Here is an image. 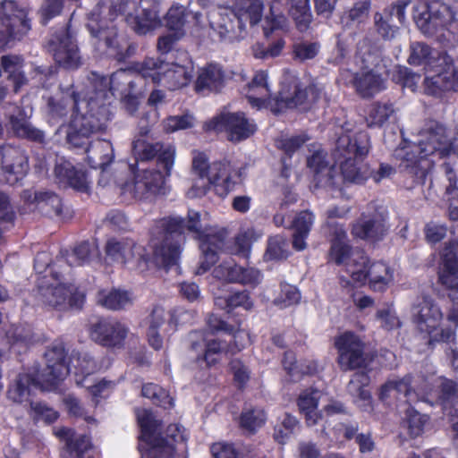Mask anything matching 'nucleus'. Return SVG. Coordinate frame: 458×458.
<instances>
[{
  "mask_svg": "<svg viewBox=\"0 0 458 458\" xmlns=\"http://www.w3.org/2000/svg\"><path fill=\"white\" fill-rule=\"evenodd\" d=\"M26 16L25 10L18 8L13 0L0 4V49L10 47L30 30Z\"/></svg>",
  "mask_w": 458,
  "mask_h": 458,
  "instance_id": "f3484780",
  "label": "nucleus"
},
{
  "mask_svg": "<svg viewBox=\"0 0 458 458\" xmlns=\"http://www.w3.org/2000/svg\"><path fill=\"white\" fill-rule=\"evenodd\" d=\"M128 327L116 320H100L90 331L91 338L106 346L120 345L128 335Z\"/></svg>",
  "mask_w": 458,
  "mask_h": 458,
  "instance_id": "c756f323",
  "label": "nucleus"
},
{
  "mask_svg": "<svg viewBox=\"0 0 458 458\" xmlns=\"http://www.w3.org/2000/svg\"><path fill=\"white\" fill-rule=\"evenodd\" d=\"M89 164L94 168H103L114 159V149L110 141L98 140L87 148Z\"/></svg>",
  "mask_w": 458,
  "mask_h": 458,
  "instance_id": "37998d69",
  "label": "nucleus"
},
{
  "mask_svg": "<svg viewBox=\"0 0 458 458\" xmlns=\"http://www.w3.org/2000/svg\"><path fill=\"white\" fill-rule=\"evenodd\" d=\"M429 391L423 388V373L411 381L410 376L402 379L388 380L380 388L379 397L386 402L388 399L403 400L406 403L418 401L428 402Z\"/></svg>",
  "mask_w": 458,
  "mask_h": 458,
  "instance_id": "6ab92c4d",
  "label": "nucleus"
},
{
  "mask_svg": "<svg viewBox=\"0 0 458 458\" xmlns=\"http://www.w3.org/2000/svg\"><path fill=\"white\" fill-rule=\"evenodd\" d=\"M95 89V97L89 100H78L74 92L67 89L60 99L48 100V112L52 119L64 116L69 108L73 112L67 130V141L75 148L88 143L89 137L104 130L109 120L108 110L104 103L108 92L122 94V89L135 88L132 72L130 70H118L107 80L97 73L90 78Z\"/></svg>",
  "mask_w": 458,
  "mask_h": 458,
  "instance_id": "f257e3e1",
  "label": "nucleus"
},
{
  "mask_svg": "<svg viewBox=\"0 0 458 458\" xmlns=\"http://www.w3.org/2000/svg\"><path fill=\"white\" fill-rule=\"evenodd\" d=\"M266 421V414L261 409H249L241 416V426L250 433L256 431Z\"/></svg>",
  "mask_w": 458,
  "mask_h": 458,
  "instance_id": "774afa93",
  "label": "nucleus"
},
{
  "mask_svg": "<svg viewBox=\"0 0 458 458\" xmlns=\"http://www.w3.org/2000/svg\"><path fill=\"white\" fill-rule=\"evenodd\" d=\"M369 258L364 252L355 250L352 257L344 266L346 272L356 283H363L368 278L369 265Z\"/></svg>",
  "mask_w": 458,
  "mask_h": 458,
  "instance_id": "49530a36",
  "label": "nucleus"
},
{
  "mask_svg": "<svg viewBox=\"0 0 458 458\" xmlns=\"http://www.w3.org/2000/svg\"><path fill=\"white\" fill-rule=\"evenodd\" d=\"M393 80L403 87L415 91L420 82V75L411 72L407 67L398 66L394 70Z\"/></svg>",
  "mask_w": 458,
  "mask_h": 458,
  "instance_id": "338daca9",
  "label": "nucleus"
},
{
  "mask_svg": "<svg viewBox=\"0 0 458 458\" xmlns=\"http://www.w3.org/2000/svg\"><path fill=\"white\" fill-rule=\"evenodd\" d=\"M99 305L108 310H121L131 303V298L127 292L120 290H102L97 297Z\"/></svg>",
  "mask_w": 458,
  "mask_h": 458,
  "instance_id": "09e8293b",
  "label": "nucleus"
},
{
  "mask_svg": "<svg viewBox=\"0 0 458 458\" xmlns=\"http://www.w3.org/2000/svg\"><path fill=\"white\" fill-rule=\"evenodd\" d=\"M6 337L11 347L17 352H21L35 342L34 334L29 326L12 327Z\"/></svg>",
  "mask_w": 458,
  "mask_h": 458,
  "instance_id": "de8ad7c7",
  "label": "nucleus"
},
{
  "mask_svg": "<svg viewBox=\"0 0 458 458\" xmlns=\"http://www.w3.org/2000/svg\"><path fill=\"white\" fill-rule=\"evenodd\" d=\"M142 395L149 398L154 403L168 409L174 406V399L169 393L157 385L149 383L142 386Z\"/></svg>",
  "mask_w": 458,
  "mask_h": 458,
  "instance_id": "052dcab7",
  "label": "nucleus"
},
{
  "mask_svg": "<svg viewBox=\"0 0 458 458\" xmlns=\"http://www.w3.org/2000/svg\"><path fill=\"white\" fill-rule=\"evenodd\" d=\"M289 14L295 21L297 28L306 30L311 22L312 15L310 8V0H287Z\"/></svg>",
  "mask_w": 458,
  "mask_h": 458,
  "instance_id": "3c124183",
  "label": "nucleus"
},
{
  "mask_svg": "<svg viewBox=\"0 0 458 458\" xmlns=\"http://www.w3.org/2000/svg\"><path fill=\"white\" fill-rule=\"evenodd\" d=\"M126 0H101L91 13L88 27L91 34L97 38V47L99 52L121 60L126 42L119 36L113 21L124 11Z\"/></svg>",
  "mask_w": 458,
  "mask_h": 458,
  "instance_id": "423d86ee",
  "label": "nucleus"
},
{
  "mask_svg": "<svg viewBox=\"0 0 458 458\" xmlns=\"http://www.w3.org/2000/svg\"><path fill=\"white\" fill-rule=\"evenodd\" d=\"M174 156V148L164 150L159 157V165L163 166L164 171L154 167L139 170L131 179L120 184V194L126 200H148L157 195H165L166 178L170 176Z\"/></svg>",
  "mask_w": 458,
  "mask_h": 458,
  "instance_id": "0eeeda50",
  "label": "nucleus"
},
{
  "mask_svg": "<svg viewBox=\"0 0 458 458\" xmlns=\"http://www.w3.org/2000/svg\"><path fill=\"white\" fill-rule=\"evenodd\" d=\"M330 234V250L328 252V260L338 266H345L352 257V250L349 244L347 233L343 225L336 222H327Z\"/></svg>",
  "mask_w": 458,
  "mask_h": 458,
  "instance_id": "a878e982",
  "label": "nucleus"
},
{
  "mask_svg": "<svg viewBox=\"0 0 458 458\" xmlns=\"http://www.w3.org/2000/svg\"><path fill=\"white\" fill-rule=\"evenodd\" d=\"M52 278L45 276L38 283V301L46 307L65 310L69 307L79 309L84 301V294L73 284L61 282L59 275L51 271Z\"/></svg>",
  "mask_w": 458,
  "mask_h": 458,
  "instance_id": "dca6fc26",
  "label": "nucleus"
},
{
  "mask_svg": "<svg viewBox=\"0 0 458 458\" xmlns=\"http://www.w3.org/2000/svg\"><path fill=\"white\" fill-rule=\"evenodd\" d=\"M208 130H225L231 141H241L250 137L256 125L249 121L243 113H227L215 118L208 124Z\"/></svg>",
  "mask_w": 458,
  "mask_h": 458,
  "instance_id": "4be33fe9",
  "label": "nucleus"
},
{
  "mask_svg": "<svg viewBox=\"0 0 458 458\" xmlns=\"http://www.w3.org/2000/svg\"><path fill=\"white\" fill-rule=\"evenodd\" d=\"M136 72L152 82L162 84L171 90L189 84L192 78L193 64L187 53L182 54L181 63H165L147 58L135 67Z\"/></svg>",
  "mask_w": 458,
  "mask_h": 458,
  "instance_id": "f8f14e48",
  "label": "nucleus"
},
{
  "mask_svg": "<svg viewBox=\"0 0 458 458\" xmlns=\"http://www.w3.org/2000/svg\"><path fill=\"white\" fill-rule=\"evenodd\" d=\"M55 174L60 183L67 184L77 191L86 192L89 188L86 173L76 169L69 161L60 160L55 165Z\"/></svg>",
  "mask_w": 458,
  "mask_h": 458,
  "instance_id": "f704fd0d",
  "label": "nucleus"
},
{
  "mask_svg": "<svg viewBox=\"0 0 458 458\" xmlns=\"http://www.w3.org/2000/svg\"><path fill=\"white\" fill-rule=\"evenodd\" d=\"M214 295L215 304L221 309H227L228 311L237 307H242L244 310H249L253 306L249 293L246 291L234 292L227 296H224L220 293H214Z\"/></svg>",
  "mask_w": 458,
  "mask_h": 458,
  "instance_id": "8fccbe9b",
  "label": "nucleus"
},
{
  "mask_svg": "<svg viewBox=\"0 0 458 458\" xmlns=\"http://www.w3.org/2000/svg\"><path fill=\"white\" fill-rule=\"evenodd\" d=\"M161 227L165 231V236L163 244L155 248L154 256L157 263L165 267L177 263L181 245L179 241L174 242V234L181 237L185 229L200 240L202 258L197 274H204L217 261V250L222 247L223 241L220 236L213 234L209 229L202 226L199 212L189 210L187 222L181 217L164 219L161 221Z\"/></svg>",
  "mask_w": 458,
  "mask_h": 458,
  "instance_id": "20e7f679",
  "label": "nucleus"
},
{
  "mask_svg": "<svg viewBox=\"0 0 458 458\" xmlns=\"http://www.w3.org/2000/svg\"><path fill=\"white\" fill-rule=\"evenodd\" d=\"M298 427L299 423L296 418L285 413L275 427L274 437L278 443L284 444Z\"/></svg>",
  "mask_w": 458,
  "mask_h": 458,
  "instance_id": "e2e57ef3",
  "label": "nucleus"
},
{
  "mask_svg": "<svg viewBox=\"0 0 458 458\" xmlns=\"http://www.w3.org/2000/svg\"><path fill=\"white\" fill-rule=\"evenodd\" d=\"M98 258L99 250L97 245L84 242L79 244L69 255L67 262L70 266H81Z\"/></svg>",
  "mask_w": 458,
  "mask_h": 458,
  "instance_id": "5fc2aeb1",
  "label": "nucleus"
},
{
  "mask_svg": "<svg viewBox=\"0 0 458 458\" xmlns=\"http://www.w3.org/2000/svg\"><path fill=\"white\" fill-rule=\"evenodd\" d=\"M300 300L301 293L294 285L282 283L278 293L274 298L273 303L280 309H285L297 304Z\"/></svg>",
  "mask_w": 458,
  "mask_h": 458,
  "instance_id": "13d9d810",
  "label": "nucleus"
},
{
  "mask_svg": "<svg viewBox=\"0 0 458 458\" xmlns=\"http://www.w3.org/2000/svg\"><path fill=\"white\" fill-rule=\"evenodd\" d=\"M145 323L148 342L156 350H159L163 346L160 332L169 334L175 330V324L172 321V316L159 306L152 310Z\"/></svg>",
  "mask_w": 458,
  "mask_h": 458,
  "instance_id": "393cba45",
  "label": "nucleus"
},
{
  "mask_svg": "<svg viewBox=\"0 0 458 458\" xmlns=\"http://www.w3.org/2000/svg\"><path fill=\"white\" fill-rule=\"evenodd\" d=\"M233 8L242 21L250 26L257 25L263 17L264 4L262 0H237Z\"/></svg>",
  "mask_w": 458,
  "mask_h": 458,
  "instance_id": "c03bdc74",
  "label": "nucleus"
},
{
  "mask_svg": "<svg viewBox=\"0 0 458 458\" xmlns=\"http://www.w3.org/2000/svg\"><path fill=\"white\" fill-rule=\"evenodd\" d=\"M172 146L164 147L161 143L149 142L144 138H139L133 142V153L137 159L146 161L152 159L158 154V157L164 150Z\"/></svg>",
  "mask_w": 458,
  "mask_h": 458,
  "instance_id": "6e6d98bb",
  "label": "nucleus"
},
{
  "mask_svg": "<svg viewBox=\"0 0 458 458\" xmlns=\"http://www.w3.org/2000/svg\"><path fill=\"white\" fill-rule=\"evenodd\" d=\"M106 257L114 262L131 265L143 272L148 267L149 257L145 248L131 239L112 238L106 244Z\"/></svg>",
  "mask_w": 458,
  "mask_h": 458,
  "instance_id": "a211bd4d",
  "label": "nucleus"
},
{
  "mask_svg": "<svg viewBox=\"0 0 458 458\" xmlns=\"http://www.w3.org/2000/svg\"><path fill=\"white\" fill-rule=\"evenodd\" d=\"M368 278L373 291L385 292L394 283V269L384 262H373L369 265Z\"/></svg>",
  "mask_w": 458,
  "mask_h": 458,
  "instance_id": "a19ab883",
  "label": "nucleus"
},
{
  "mask_svg": "<svg viewBox=\"0 0 458 458\" xmlns=\"http://www.w3.org/2000/svg\"><path fill=\"white\" fill-rule=\"evenodd\" d=\"M380 62V51L368 39L358 44L355 64L360 71L354 73L352 81L364 98L371 97L385 89V81L379 73Z\"/></svg>",
  "mask_w": 458,
  "mask_h": 458,
  "instance_id": "ddd939ff",
  "label": "nucleus"
},
{
  "mask_svg": "<svg viewBox=\"0 0 458 458\" xmlns=\"http://www.w3.org/2000/svg\"><path fill=\"white\" fill-rule=\"evenodd\" d=\"M29 171L27 155L12 146L0 148V183L15 185Z\"/></svg>",
  "mask_w": 458,
  "mask_h": 458,
  "instance_id": "aec40b11",
  "label": "nucleus"
},
{
  "mask_svg": "<svg viewBox=\"0 0 458 458\" xmlns=\"http://www.w3.org/2000/svg\"><path fill=\"white\" fill-rule=\"evenodd\" d=\"M410 48L409 64L423 66L426 94L442 97L445 92L458 91V66L451 55L420 42L412 43Z\"/></svg>",
  "mask_w": 458,
  "mask_h": 458,
  "instance_id": "39448f33",
  "label": "nucleus"
},
{
  "mask_svg": "<svg viewBox=\"0 0 458 458\" xmlns=\"http://www.w3.org/2000/svg\"><path fill=\"white\" fill-rule=\"evenodd\" d=\"M245 96L252 107L272 109L275 98L271 97V87L266 71L257 72L245 88Z\"/></svg>",
  "mask_w": 458,
  "mask_h": 458,
  "instance_id": "cd10ccee",
  "label": "nucleus"
},
{
  "mask_svg": "<svg viewBox=\"0 0 458 458\" xmlns=\"http://www.w3.org/2000/svg\"><path fill=\"white\" fill-rule=\"evenodd\" d=\"M218 21H210V25L222 38L238 39L243 37L246 31V23L232 7L221 8L218 13Z\"/></svg>",
  "mask_w": 458,
  "mask_h": 458,
  "instance_id": "2f4dec72",
  "label": "nucleus"
},
{
  "mask_svg": "<svg viewBox=\"0 0 458 458\" xmlns=\"http://www.w3.org/2000/svg\"><path fill=\"white\" fill-rule=\"evenodd\" d=\"M369 8L370 3L368 1L356 3L343 14L341 18L342 24L346 28H351L354 24L361 23L368 17Z\"/></svg>",
  "mask_w": 458,
  "mask_h": 458,
  "instance_id": "bf43d9fd",
  "label": "nucleus"
},
{
  "mask_svg": "<svg viewBox=\"0 0 458 458\" xmlns=\"http://www.w3.org/2000/svg\"><path fill=\"white\" fill-rule=\"evenodd\" d=\"M192 171L198 179L187 191V196L191 199L206 195L211 186L218 195H226L241 176L240 172L234 169L230 162L208 164L203 153L195 154Z\"/></svg>",
  "mask_w": 458,
  "mask_h": 458,
  "instance_id": "6e6552de",
  "label": "nucleus"
},
{
  "mask_svg": "<svg viewBox=\"0 0 458 458\" xmlns=\"http://www.w3.org/2000/svg\"><path fill=\"white\" fill-rule=\"evenodd\" d=\"M324 98V88L318 84L303 86L300 79L290 72L284 74L278 96L275 98L272 111L280 113L286 108L310 109Z\"/></svg>",
  "mask_w": 458,
  "mask_h": 458,
  "instance_id": "4468645a",
  "label": "nucleus"
},
{
  "mask_svg": "<svg viewBox=\"0 0 458 458\" xmlns=\"http://www.w3.org/2000/svg\"><path fill=\"white\" fill-rule=\"evenodd\" d=\"M423 388L429 391L428 394V402L429 397L436 393L437 398L442 401L448 400L456 394V384L442 377H436L433 366H428L425 374L423 373Z\"/></svg>",
  "mask_w": 458,
  "mask_h": 458,
  "instance_id": "c9c22d12",
  "label": "nucleus"
},
{
  "mask_svg": "<svg viewBox=\"0 0 458 458\" xmlns=\"http://www.w3.org/2000/svg\"><path fill=\"white\" fill-rule=\"evenodd\" d=\"M428 421L426 415H422L411 407H408L405 411L404 426L408 433L412 437L420 436Z\"/></svg>",
  "mask_w": 458,
  "mask_h": 458,
  "instance_id": "0e129e2a",
  "label": "nucleus"
},
{
  "mask_svg": "<svg viewBox=\"0 0 458 458\" xmlns=\"http://www.w3.org/2000/svg\"><path fill=\"white\" fill-rule=\"evenodd\" d=\"M392 12H377L373 17L374 28L376 32L385 39H392L395 37L398 27L391 23Z\"/></svg>",
  "mask_w": 458,
  "mask_h": 458,
  "instance_id": "4d7b16f0",
  "label": "nucleus"
},
{
  "mask_svg": "<svg viewBox=\"0 0 458 458\" xmlns=\"http://www.w3.org/2000/svg\"><path fill=\"white\" fill-rule=\"evenodd\" d=\"M225 75L220 65L210 64L199 72L195 89L199 93L218 91L224 86Z\"/></svg>",
  "mask_w": 458,
  "mask_h": 458,
  "instance_id": "4c0bfd02",
  "label": "nucleus"
},
{
  "mask_svg": "<svg viewBox=\"0 0 458 458\" xmlns=\"http://www.w3.org/2000/svg\"><path fill=\"white\" fill-rule=\"evenodd\" d=\"M308 166L314 172L318 183L325 186L334 184V167L326 161V153L317 150L307 160Z\"/></svg>",
  "mask_w": 458,
  "mask_h": 458,
  "instance_id": "a18cd8bd",
  "label": "nucleus"
},
{
  "mask_svg": "<svg viewBox=\"0 0 458 458\" xmlns=\"http://www.w3.org/2000/svg\"><path fill=\"white\" fill-rule=\"evenodd\" d=\"M394 110L391 104H373L367 117L369 126H382L394 115Z\"/></svg>",
  "mask_w": 458,
  "mask_h": 458,
  "instance_id": "680f3d73",
  "label": "nucleus"
},
{
  "mask_svg": "<svg viewBox=\"0 0 458 458\" xmlns=\"http://www.w3.org/2000/svg\"><path fill=\"white\" fill-rule=\"evenodd\" d=\"M22 199L29 205H34L47 215H59L61 213V199L51 191H38L25 190L21 194Z\"/></svg>",
  "mask_w": 458,
  "mask_h": 458,
  "instance_id": "e433bc0d",
  "label": "nucleus"
},
{
  "mask_svg": "<svg viewBox=\"0 0 458 458\" xmlns=\"http://www.w3.org/2000/svg\"><path fill=\"white\" fill-rule=\"evenodd\" d=\"M9 124L17 137L39 143L44 142V131L34 127L29 120V115L19 106H15L13 113L9 114Z\"/></svg>",
  "mask_w": 458,
  "mask_h": 458,
  "instance_id": "473e14b6",
  "label": "nucleus"
},
{
  "mask_svg": "<svg viewBox=\"0 0 458 458\" xmlns=\"http://www.w3.org/2000/svg\"><path fill=\"white\" fill-rule=\"evenodd\" d=\"M146 411L150 416L148 425L152 432V443H159L163 446H165L167 444H171L173 445L174 451L177 444L183 443L186 440V436L183 434L182 428L177 424L169 425L166 429L165 437H164L160 432V422L153 417L152 413L148 410Z\"/></svg>",
  "mask_w": 458,
  "mask_h": 458,
  "instance_id": "ea45409f",
  "label": "nucleus"
},
{
  "mask_svg": "<svg viewBox=\"0 0 458 458\" xmlns=\"http://www.w3.org/2000/svg\"><path fill=\"white\" fill-rule=\"evenodd\" d=\"M126 20L139 34H146L154 30L160 24L156 2L153 0H140L135 14H129Z\"/></svg>",
  "mask_w": 458,
  "mask_h": 458,
  "instance_id": "7c9ffc66",
  "label": "nucleus"
},
{
  "mask_svg": "<svg viewBox=\"0 0 458 458\" xmlns=\"http://www.w3.org/2000/svg\"><path fill=\"white\" fill-rule=\"evenodd\" d=\"M369 381L367 373L357 372L352 376L347 386L348 392L353 396L355 403L364 411L370 409L371 394L366 388Z\"/></svg>",
  "mask_w": 458,
  "mask_h": 458,
  "instance_id": "79ce46f5",
  "label": "nucleus"
},
{
  "mask_svg": "<svg viewBox=\"0 0 458 458\" xmlns=\"http://www.w3.org/2000/svg\"><path fill=\"white\" fill-rule=\"evenodd\" d=\"M412 320L416 328L428 337L430 344L451 342L454 332L444 318L440 308L428 297H423L412 308Z\"/></svg>",
  "mask_w": 458,
  "mask_h": 458,
  "instance_id": "2eb2a0df",
  "label": "nucleus"
},
{
  "mask_svg": "<svg viewBox=\"0 0 458 458\" xmlns=\"http://www.w3.org/2000/svg\"><path fill=\"white\" fill-rule=\"evenodd\" d=\"M338 351V364L344 370L360 368L365 363L364 344L352 332H344L335 340Z\"/></svg>",
  "mask_w": 458,
  "mask_h": 458,
  "instance_id": "412c9836",
  "label": "nucleus"
},
{
  "mask_svg": "<svg viewBox=\"0 0 458 458\" xmlns=\"http://www.w3.org/2000/svg\"><path fill=\"white\" fill-rule=\"evenodd\" d=\"M438 280L447 289L458 290V242H450L441 252Z\"/></svg>",
  "mask_w": 458,
  "mask_h": 458,
  "instance_id": "c85d7f7f",
  "label": "nucleus"
},
{
  "mask_svg": "<svg viewBox=\"0 0 458 458\" xmlns=\"http://www.w3.org/2000/svg\"><path fill=\"white\" fill-rule=\"evenodd\" d=\"M139 425L141 428L140 437L139 450L141 453V458H170L174 454L173 445L167 444L163 446L159 443H152V432L149 428V413L146 409H138L136 411Z\"/></svg>",
  "mask_w": 458,
  "mask_h": 458,
  "instance_id": "5701e85b",
  "label": "nucleus"
},
{
  "mask_svg": "<svg viewBox=\"0 0 458 458\" xmlns=\"http://www.w3.org/2000/svg\"><path fill=\"white\" fill-rule=\"evenodd\" d=\"M2 66L13 83L14 92H18L26 83V79L21 72L22 59L18 55H4Z\"/></svg>",
  "mask_w": 458,
  "mask_h": 458,
  "instance_id": "603ef678",
  "label": "nucleus"
},
{
  "mask_svg": "<svg viewBox=\"0 0 458 458\" xmlns=\"http://www.w3.org/2000/svg\"><path fill=\"white\" fill-rule=\"evenodd\" d=\"M214 277L229 283H240L255 286L261 282L260 272L253 267L244 268L233 261H225L215 267Z\"/></svg>",
  "mask_w": 458,
  "mask_h": 458,
  "instance_id": "bb28decb",
  "label": "nucleus"
},
{
  "mask_svg": "<svg viewBox=\"0 0 458 458\" xmlns=\"http://www.w3.org/2000/svg\"><path fill=\"white\" fill-rule=\"evenodd\" d=\"M413 20L420 30L442 42L458 41L453 30L455 21L452 10L445 4L419 0L412 7Z\"/></svg>",
  "mask_w": 458,
  "mask_h": 458,
  "instance_id": "1a4fd4ad",
  "label": "nucleus"
},
{
  "mask_svg": "<svg viewBox=\"0 0 458 458\" xmlns=\"http://www.w3.org/2000/svg\"><path fill=\"white\" fill-rule=\"evenodd\" d=\"M46 368L38 378L30 374H20L8 389V398L13 403L29 402L31 394L37 389L50 390L59 381L64 380L70 371H73L78 380L92 377L99 369L96 361L88 354L74 352L69 364L65 361V348L62 342H55L45 353Z\"/></svg>",
  "mask_w": 458,
  "mask_h": 458,
  "instance_id": "f03ea898",
  "label": "nucleus"
},
{
  "mask_svg": "<svg viewBox=\"0 0 458 458\" xmlns=\"http://www.w3.org/2000/svg\"><path fill=\"white\" fill-rule=\"evenodd\" d=\"M50 48L55 62L65 69H77L81 64L77 45L67 30L50 40Z\"/></svg>",
  "mask_w": 458,
  "mask_h": 458,
  "instance_id": "b1692460",
  "label": "nucleus"
},
{
  "mask_svg": "<svg viewBox=\"0 0 458 458\" xmlns=\"http://www.w3.org/2000/svg\"><path fill=\"white\" fill-rule=\"evenodd\" d=\"M386 231L384 218L378 214L368 216L364 214L357 220L352 228V234L363 240H378Z\"/></svg>",
  "mask_w": 458,
  "mask_h": 458,
  "instance_id": "72a5a7b5",
  "label": "nucleus"
},
{
  "mask_svg": "<svg viewBox=\"0 0 458 458\" xmlns=\"http://www.w3.org/2000/svg\"><path fill=\"white\" fill-rule=\"evenodd\" d=\"M229 340L215 337L213 335H205L202 333L191 335L192 358L199 363H205L208 367L216 364L224 352H232L243 349L250 343L248 333L243 330L233 332L230 327L227 331Z\"/></svg>",
  "mask_w": 458,
  "mask_h": 458,
  "instance_id": "9b49d317",
  "label": "nucleus"
},
{
  "mask_svg": "<svg viewBox=\"0 0 458 458\" xmlns=\"http://www.w3.org/2000/svg\"><path fill=\"white\" fill-rule=\"evenodd\" d=\"M78 385L87 388L96 403L98 402V398L106 397L112 388L111 381L105 379L96 380L94 377L78 380Z\"/></svg>",
  "mask_w": 458,
  "mask_h": 458,
  "instance_id": "69168bd1",
  "label": "nucleus"
},
{
  "mask_svg": "<svg viewBox=\"0 0 458 458\" xmlns=\"http://www.w3.org/2000/svg\"><path fill=\"white\" fill-rule=\"evenodd\" d=\"M326 396L317 389H306L301 393L298 398V406L305 416L308 426L316 425L321 419L320 413L317 411L319 400Z\"/></svg>",
  "mask_w": 458,
  "mask_h": 458,
  "instance_id": "58836bf2",
  "label": "nucleus"
},
{
  "mask_svg": "<svg viewBox=\"0 0 458 458\" xmlns=\"http://www.w3.org/2000/svg\"><path fill=\"white\" fill-rule=\"evenodd\" d=\"M262 236V233L253 227L240 232L234 239L231 253L247 258L250 252L251 243Z\"/></svg>",
  "mask_w": 458,
  "mask_h": 458,
  "instance_id": "864d4df0",
  "label": "nucleus"
},
{
  "mask_svg": "<svg viewBox=\"0 0 458 458\" xmlns=\"http://www.w3.org/2000/svg\"><path fill=\"white\" fill-rule=\"evenodd\" d=\"M369 148V138L363 131H349L338 138L335 155L344 159L341 162V171L345 181L360 183L367 179V167L360 161L367 156Z\"/></svg>",
  "mask_w": 458,
  "mask_h": 458,
  "instance_id": "9d476101",
  "label": "nucleus"
},
{
  "mask_svg": "<svg viewBox=\"0 0 458 458\" xmlns=\"http://www.w3.org/2000/svg\"><path fill=\"white\" fill-rule=\"evenodd\" d=\"M458 154V123L456 131L440 123L431 121L420 131L418 141L397 148L394 157L400 167L423 182L436 159Z\"/></svg>",
  "mask_w": 458,
  "mask_h": 458,
  "instance_id": "7ed1b4c3",
  "label": "nucleus"
}]
</instances>
